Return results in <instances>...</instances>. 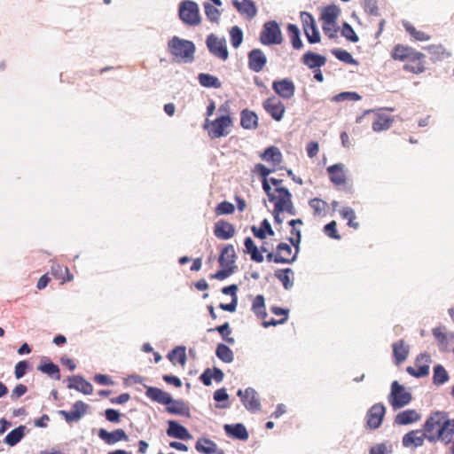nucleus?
<instances>
[{"label":"nucleus","instance_id":"ddd939ff","mask_svg":"<svg viewBox=\"0 0 454 454\" xmlns=\"http://www.w3.org/2000/svg\"><path fill=\"white\" fill-rule=\"evenodd\" d=\"M89 405L82 400L76 401L70 411L59 410L61 415L67 423L78 422L87 413Z\"/></svg>","mask_w":454,"mask_h":454},{"label":"nucleus","instance_id":"4be33fe9","mask_svg":"<svg viewBox=\"0 0 454 454\" xmlns=\"http://www.w3.org/2000/svg\"><path fill=\"white\" fill-rule=\"evenodd\" d=\"M232 5L239 14L246 16L248 20L257 15L258 9L253 0H232Z\"/></svg>","mask_w":454,"mask_h":454},{"label":"nucleus","instance_id":"774afa93","mask_svg":"<svg viewBox=\"0 0 454 454\" xmlns=\"http://www.w3.org/2000/svg\"><path fill=\"white\" fill-rule=\"evenodd\" d=\"M263 192L266 193L270 202H274L278 200V196L273 192L272 187L269 183V180L261 181Z\"/></svg>","mask_w":454,"mask_h":454},{"label":"nucleus","instance_id":"79ce46f5","mask_svg":"<svg viewBox=\"0 0 454 454\" xmlns=\"http://www.w3.org/2000/svg\"><path fill=\"white\" fill-rule=\"evenodd\" d=\"M331 53L338 60H340L343 63L354 65V66L358 65V61L353 58L352 54L349 51H348L346 50H343L341 48H333L331 50Z\"/></svg>","mask_w":454,"mask_h":454},{"label":"nucleus","instance_id":"7ed1b4c3","mask_svg":"<svg viewBox=\"0 0 454 454\" xmlns=\"http://www.w3.org/2000/svg\"><path fill=\"white\" fill-rule=\"evenodd\" d=\"M237 258L233 245H223L218 256L220 270L211 274L210 278L222 281L231 276L238 269L236 265Z\"/></svg>","mask_w":454,"mask_h":454},{"label":"nucleus","instance_id":"09e8293b","mask_svg":"<svg viewBox=\"0 0 454 454\" xmlns=\"http://www.w3.org/2000/svg\"><path fill=\"white\" fill-rule=\"evenodd\" d=\"M203 8L207 18L214 23H218L222 12L216 8L215 5L211 4L208 2L203 3Z\"/></svg>","mask_w":454,"mask_h":454},{"label":"nucleus","instance_id":"de8ad7c7","mask_svg":"<svg viewBox=\"0 0 454 454\" xmlns=\"http://www.w3.org/2000/svg\"><path fill=\"white\" fill-rule=\"evenodd\" d=\"M340 215L343 219L348 220V226L350 228H353L355 230L359 229L360 224L357 222H355V219L356 218V212L352 207H343L340 211Z\"/></svg>","mask_w":454,"mask_h":454},{"label":"nucleus","instance_id":"4d7b16f0","mask_svg":"<svg viewBox=\"0 0 454 454\" xmlns=\"http://www.w3.org/2000/svg\"><path fill=\"white\" fill-rule=\"evenodd\" d=\"M103 415L108 422L114 424H119L122 417V414L120 412V411L114 408L106 409Z\"/></svg>","mask_w":454,"mask_h":454},{"label":"nucleus","instance_id":"3c124183","mask_svg":"<svg viewBox=\"0 0 454 454\" xmlns=\"http://www.w3.org/2000/svg\"><path fill=\"white\" fill-rule=\"evenodd\" d=\"M275 208L280 212H286L291 215H296V209L294 208L292 199L281 200L280 201H274Z\"/></svg>","mask_w":454,"mask_h":454},{"label":"nucleus","instance_id":"4468645a","mask_svg":"<svg viewBox=\"0 0 454 454\" xmlns=\"http://www.w3.org/2000/svg\"><path fill=\"white\" fill-rule=\"evenodd\" d=\"M264 110L276 121H280L286 113L284 103L275 96L270 97L262 103Z\"/></svg>","mask_w":454,"mask_h":454},{"label":"nucleus","instance_id":"7c9ffc66","mask_svg":"<svg viewBox=\"0 0 454 454\" xmlns=\"http://www.w3.org/2000/svg\"><path fill=\"white\" fill-rule=\"evenodd\" d=\"M257 114L248 108H244L240 112V126L245 129H255L258 127Z\"/></svg>","mask_w":454,"mask_h":454},{"label":"nucleus","instance_id":"9b49d317","mask_svg":"<svg viewBox=\"0 0 454 454\" xmlns=\"http://www.w3.org/2000/svg\"><path fill=\"white\" fill-rule=\"evenodd\" d=\"M386 406L382 403L373 404L366 412V427L371 430L378 429L384 420Z\"/></svg>","mask_w":454,"mask_h":454},{"label":"nucleus","instance_id":"20e7f679","mask_svg":"<svg viewBox=\"0 0 454 454\" xmlns=\"http://www.w3.org/2000/svg\"><path fill=\"white\" fill-rule=\"evenodd\" d=\"M168 51L171 56L185 64H191L195 59V43L177 35H174L168 41Z\"/></svg>","mask_w":454,"mask_h":454},{"label":"nucleus","instance_id":"393cba45","mask_svg":"<svg viewBox=\"0 0 454 454\" xmlns=\"http://www.w3.org/2000/svg\"><path fill=\"white\" fill-rule=\"evenodd\" d=\"M247 394H248V397L246 400H243L244 407L250 413H256L261 411L262 404L258 392L252 387H247Z\"/></svg>","mask_w":454,"mask_h":454},{"label":"nucleus","instance_id":"338daca9","mask_svg":"<svg viewBox=\"0 0 454 454\" xmlns=\"http://www.w3.org/2000/svg\"><path fill=\"white\" fill-rule=\"evenodd\" d=\"M265 308V298L262 294H257L254 300H253V302H252V311L254 313H257V310L261 309H264Z\"/></svg>","mask_w":454,"mask_h":454},{"label":"nucleus","instance_id":"680f3d73","mask_svg":"<svg viewBox=\"0 0 454 454\" xmlns=\"http://www.w3.org/2000/svg\"><path fill=\"white\" fill-rule=\"evenodd\" d=\"M29 368V363L27 360L20 361L14 367V375L17 380L21 379L27 373Z\"/></svg>","mask_w":454,"mask_h":454},{"label":"nucleus","instance_id":"69168bd1","mask_svg":"<svg viewBox=\"0 0 454 454\" xmlns=\"http://www.w3.org/2000/svg\"><path fill=\"white\" fill-rule=\"evenodd\" d=\"M322 29L323 32L326 36H328L330 39H335L337 38V33L340 29V27L336 25H326V23L322 24Z\"/></svg>","mask_w":454,"mask_h":454},{"label":"nucleus","instance_id":"5fc2aeb1","mask_svg":"<svg viewBox=\"0 0 454 454\" xmlns=\"http://www.w3.org/2000/svg\"><path fill=\"white\" fill-rule=\"evenodd\" d=\"M324 233L330 239L340 240L341 236L339 234L337 230V222L333 220L326 223L323 228Z\"/></svg>","mask_w":454,"mask_h":454},{"label":"nucleus","instance_id":"0eeeda50","mask_svg":"<svg viewBox=\"0 0 454 454\" xmlns=\"http://www.w3.org/2000/svg\"><path fill=\"white\" fill-rule=\"evenodd\" d=\"M259 41L265 46L280 44L283 36L279 24L276 20L266 21L260 32Z\"/></svg>","mask_w":454,"mask_h":454},{"label":"nucleus","instance_id":"4c0bfd02","mask_svg":"<svg viewBox=\"0 0 454 454\" xmlns=\"http://www.w3.org/2000/svg\"><path fill=\"white\" fill-rule=\"evenodd\" d=\"M286 30L290 37V43L294 50H301L303 47V43L301 38V30L296 24L289 23L286 26Z\"/></svg>","mask_w":454,"mask_h":454},{"label":"nucleus","instance_id":"49530a36","mask_svg":"<svg viewBox=\"0 0 454 454\" xmlns=\"http://www.w3.org/2000/svg\"><path fill=\"white\" fill-rule=\"evenodd\" d=\"M231 44L234 49H238L244 39V33L239 26H233L229 30Z\"/></svg>","mask_w":454,"mask_h":454},{"label":"nucleus","instance_id":"bf43d9fd","mask_svg":"<svg viewBox=\"0 0 454 454\" xmlns=\"http://www.w3.org/2000/svg\"><path fill=\"white\" fill-rule=\"evenodd\" d=\"M434 337L438 340L441 350L447 349V333L442 332V327H434L432 329Z\"/></svg>","mask_w":454,"mask_h":454},{"label":"nucleus","instance_id":"6ab92c4d","mask_svg":"<svg viewBox=\"0 0 454 454\" xmlns=\"http://www.w3.org/2000/svg\"><path fill=\"white\" fill-rule=\"evenodd\" d=\"M223 430L225 434L233 440L245 442L249 438V434L246 426L240 422L224 424Z\"/></svg>","mask_w":454,"mask_h":454},{"label":"nucleus","instance_id":"5701e85b","mask_svg":"<svg viewBox=\"0 0 454 454\" xmlns=\"http://www.w3.org/2000/svg\"><path fill=\"white\" fill-rule=\"evenodd\" d=\"M421 419V414L414 409H407L399 411L394 419V424L399 426H408L416 423Z\"/></svg>","mask_w":454,"mask_h":454},{"label":"nucleus","instance_id":"2eb2a0df","mask_svg":"<svg viewBox=\"0 0 454 454\" xmlns=\"http://www.w3.org/2000/svg\"><path fill=\"white\" fill-rule=\"evenodd\" d=\"M98 436L100 440L108 445H114L121 441H129V435L122 428H117L111 432L106 428H99L98 430Z\"/></svg>","mask_w":454,"mask_h":454},{"label":"nucleus","instance_id":"6e6d98bb","mask_svg":"<svg viewBox=\"0 0 454 454\" xmlns=\"http://www.w3.org/2000/svg\"><path fill=\"white\" fill-rule=\"evenodd\" d=\"M291 234L294 237H288L287 240L291 247H294V248L296 249V254H299L301 243V231L300 229L294 228L291 230Z\"/></svg>","mask_w":454,"mask_h":454},{"label":"nucleus","instance_id":"f03ea898","mask_svg":"<svg viewBox=\"0 0 454 454\" xmlns=\"http://www.w3.org/2000/svg\"><path fill=\"white\" fill-rule=\"evenodd\" d=\"M145 388L146 397L165 405L166 411L169 414L191 417L190 407L183 399H175L169 393L157 387L145 385Z\"/></svg>","mask_w":454,"mask_h":454},{"label":"nucleus","instance_id":"aec40b11","mask_svg":"<svg viewBox=\"0 0 454 454\" xmlns=\"http://www.w3.org/2000/svg\"><path fill=\"white\" fill-rule=\"evenodd\" d=\"M301 61L309 69L312 70L324 67L327 61V59L323 54L312 51H307L301 56Z\"/></svg>","mask_w":454,"mask_h":454},{"label":"nucleus","instance_id":"13d9d810","mask_svg":"<svg viewBox=\"0 0 454 454\" xmlns=\"http://www.w3.org/2000/svg\"><path fill=\"white\" fill-rule=\"evenodd\" d=\"M253 171L261 178V181H264L268 180L269 176L273 173L275 169H271L262 163H257Z\"/></svg>","mask_w":454,"mask_h":454},{"label":"nucleus","instance_id":"c03bdc74","mask_svg":"<svg viewBox=\"0 0 454 454\" xmlns=\"http://www.w3.org/2000/svg\"><path fill=\"white\" fill-rule=\"evenodd\" d=\"M167 358L171 362L177 358L178 363L184 365L187 361L186 348L182 345L175 347L168 353Z\"/></svg>","mask_w":454,"mask_h":454},{"label":"nucleus","instance_id":"864d4df0","mask_svg":"<svg viewBox=\"0 0 454 454\" xmlns=\"http://www.w3.org/2000/svg\"><path fill=\"white\" fill-rule=\"evenodd\" d=\"M235 211V206L233 203L228 200H223L218 203L215 208L216 215H231Z\"/></svg>","mask_w":454,"mask_h":454},{"label":"nucleus","instance_id":"c9c22d12","mask_svg":"<svg viewBox=\"0 0 454 454\" xmlns=\"http://www.w3.org/2000/svg\"><path fill=\"white\" fill-rule=\"evenodd\" d=\"M195 450L201 454H217L219 452L217 444L211 439L206 437H201L197 440Z\"/></svg>","mask_w":454,"mask_h":454},{"label":"nucleus","instance_id":"b1692460","mask_svg":"<svg viewBox=\"0 0 454 454\" xmlns=\"http://www.w3.org/2000/svg\"><path fill=\"white\" fill-rule=\"evenodd\" d=\"M37 370L53 380H59L61 379L59 367L47 356L41 358Z\"/></svg>","mask_w":454,"mask_h":454},{"label":"nucleus","instance_id":"8fccbe9b","mask_svg":"<svg viewBox=\"0 0 454 454\" xmlns=\"http://www.w3.org/2000/svg\"><path fill=\"white\" fill-rule=\"evenodd\" d=\"M340 35L350 43H357L359 41V36L352 26L347 21H344L341 25Z\"/></svg>","mask_w":454,"mask_h":454},{"label":"nucleus","instance_id":"dca6fc26","mask_svg":"<svg viewBox=\"0 0 454 454\" xmlns=\"http://www.w3.org/2000/svg\"><path fill=\"white\" fill-rule=\"evenodd\" d=\"M247 60L249 69L255 73L261 72L267 64L266 55L259 48H254L248 51Z\"/></svg>","mask_w":454,"mask_h":454},{"label":"nucleus","instance_id":"f257e3e1","mask_svg":"<svg viewBox=\"0 0 454 454\" xmlns=\"http://www.w3.org/2000/svg\"><path fill=\"white\" fill-rule=\"evenodd\" d=\"M437 428L434 434L426 435L430 442L441 440L445 444L451 442L454 434V419H450L446 411H435L427 418L423 425L424 433H432Z\"/></svg>","mask_w":454,"mask_h":454},{"label":"nucleus","instance_id":"423d86ee","mask_svg":"<svg viewBox=\"0 0 454 454\" xmlns=\"http://www.w3.org/2000/svg\"><path fill=\"white\" fill-rule=\"evenodd\" d=\"M178 16L187 26H197L201 22L199 4L192 0H183L180 2Z\"/></svg>","mask_w":454,"mask_h":454},{"label":"nucleus","instance_id":"c756f323","mask_svg":"<svg viewBox=\"0 0 454 454\" xmlns=\"http://www.w3.org/2000/svg\"><path fill=\"white\" fill-rule=\"evenodd\" d=\"M393 359L396 365L403 363L409 355L410 348L405 344L403 340H399L392 344Z\"/></svg>","mask_w":454,"mask_h":454},{"label":"nucleus","instance_id":"e2e57ef3","mask_svg":"<svg viewBox=\"0 0 454 454\" xmlns=\"http://www.w3.org/2000/svg\"><path fill=\"white\" fill-rule=\"evenodd\" d=\"M364 9L372 16H380L377 0H363Z\"/></svg>","mask_w":454,"mask_h":454},{"label":"nucleus","instance_id":"412c9836","mask_svg":"<svg viewBox=\"0 0 454 454\" xmlns=\"http://www.w3.org/2000/svg\"><path fill=\"white\" fill-rule=\"evenodd\" d=\"M235 226L226 220H218L214 226L215 236L222 240H228L235 235Z\"/></svg>","mask_w":454,"mask_h":454},{"label":"nucleus","instance_id":"72a5a7b5","mask_svg":"<svg viewBox=\"0 0 454 454\" xmlns=\"http://www.w3.org/2000/svg\"><path fill=\"white\" fill-rule=\"evenodd\" d=\"M394 122V118L377 111L375 114V120L372 122V130L375 132H381L390 129Z\"/></svg>","mask_w":454,"mask_h":454},{"label":"nucleus","instance_id":"a18cd8bd","mask_svg":"<svg viewBox=\"0 0 454 454\" xmlns=\"http://www.w3.org/2000/svg\"><path fill=\"white\" fill-rule=\"evenodd\" d=\"M410 52H411V47L396 44L392 50L391 57L395 60L404 61L409 59Z\"/></svg>","mask_w":454,"mask_h":454},{"label":"nucleus","instance_id":"ea45409f","mask_svg":"<svg viewBox=\"0 0 454 454\" xmlns=\"http://www.w3.org/2000/svg\"><path fill=\"white\" fill-rule=\"evenodd\" d=\"M433 384L441 386L449 381L450 375L443 365L437 364L433 367Z\"/></svg>","mask_w":454,"mask_h":454},{"label":"nucleus","instance_id":"f704fd0d","mask_svg":"<svg viewBox=\"0 0 454 454\" xmlns=\"http://www.w3.org/2000/svg\"><path fill=\"white\" fill-rule=\"evenodd\" d=\"M274 276L281 282L284 289L290 290L294 287V270L291 268L278 269Z\"/></svg>","mask_w":454,"mask_h":454},{"label":"nucleus","instance_id":"cd10ccee","mask_svg":"<svg viewBox=\"0 0 454 454\" xmlns=\"http://www.w3.org/2000/svg\"><path fill=\"white\" fill-rule=\"evenodd\" d=\"M330 181L336 186L344 184L346 183V176L344 173V165L342 163H335L330 165L326 168Z\"/></svg>","mask_w":454,"mask_h":454},{"label":"nucleus","instance_id":"37998d69","mask_svg":"<svg viewBox=\"0 0 454 454\" xmlns=\"http://www.w3.org/2000/svg\"><path fill=\"white\" fill-rule=\"evenodd\" d=\"M229 394L225 387L216 389L213 394V398L216 402L215 407L217 409H227L230 404L226 403L229 400Z\"/></svg>","mask_w":454,"mask_h":454},{"label":"nucleus","instance_id":"2f4dec72","mask_svg":"<svg viewBox=\"0 0 454 454\" xmlns=\"http://www.w3.org/2000/svg\"><path fill=\"white\" fill-rule=\"evenodd\" d=\"M431 363H432L431 356L427 352L420 353L416 357L417 379L424 378L429 374Z\"/></svg>","mask_w":454,"mask_h":454},{"label":"nucleus","instance_id":"052dcab7","mask_svg":"<svg viewBox=\"0 0 454 454\" xmlns=\"http://www.w3.org/2000/svg\"><path fill=\"white\" fill-rule=\"evenodd\" d=\"M309 205L314 209V215L318 216L322 215L323 210L328 206L325 200L319 198L309 200Z\"/></svg>","mask_w":454,"mask_h":454},{"label":"nucleus","instance_id":"bb28decb","mask_svg":"<svg viewBox=\"0 0 454 454\" xmlns=\"http://www.w3.org/2000/svg\"><path fill=\"white\" fill-rule=\"evenodd\" d=\"M29 432L25 425H20L12 429L4 437V442L10 447L16 446Z\"/></svg>","mask_w":454,"mask_h":454},{"label":"nucleus","instance_id":"9d476101","mask_svg":"<svg viewBox=\"0 0 454 454\" xmlns=\"http://www.w3.org/2000/svg\"><path fill=\"white\" fill-rule=\"evenodd\" d=\"M233 119L231 115L217 116L211 122V128L208 130V136L215 139L226 137L230 134L229 128L232 126Z\"/></svg>","mask_w":454,"mask_h":454},{"label":"nucleus","instance_id":"a19ab883","mask_svg":"<svg viewBox=\"0 0 454 454\" xmlns=\"http://www.w3.org/2000/svg\"><path fill=\"white\" fill-rule=\"evenodd\" d=\"M215 356L223 363L231 364L234 360V354L231 348L224 343H218L215 348Z\"/></svg>","mask_w":454,"mask_h":454},{"label":"nucleus","instance_id":"f8f14e48","mask_svg":"<svg viewBox=\"0 0 454 454\" xmlns=\"http://www.w3.org/2000/svg\"><path fill=\"white\" fill-rule=\"evenodd\" d=\"M271 88L278 96L284 99H290L295 93V84L288 77L274 80Z\"/></svg>","mask_w":454,"mask_h":454},{"label":"nucleus","instance_id":"473e14b6","mask_svg":"<svg viewBox=\"0 0 454 454\" xmlns=\"http://www.w3.org/2000/svg\"><path fill=\"white\" fill-rule=\"evenodd\" d=\"M260 158L264 161L278 165L283 160V155L278 147L269 145L260 153Z\"/></svg>","mask_w":454,"mask_h":454},{"label":"nucleus","instance_id":"f3484780","mask_svg":"<svg viewBox=\"0 0 454 454\" xmlns=\"http://www.w3.org/2000/svg\"><path fill=\"white\" fill-rule=\"evenodd\" d=\"M67 380L69 382L67 385L69 389H74L83 395H91L93 392L92 384L81 374L68 376Z\"/></svg>","mask_w":454,"mask_h":454},{"label":"nucleus","instance_id":"a878e982","mask_svg":"<svg viewBox=\"0 0 454 454\" xmlns=\"http://www.w3.org/2000/svg\"><path fill=\"white\" fill-rule=\"evenodd\" d=\"M419 430H411L406 433L402 439L403 446L405 448L417 449L424 444L426 435H429V433H425L424 435L419 436Z\"/></svg>","mask_w":454,"mask_h":454},{"label":"nucleus","instance_id":"e433bc0d","mask_svg":"<svg viewBox=\"0 0 454 454\" xmlns=\"http://www.w3.org/2000/svg\"><path fill=\"white\" fill-rule=\"evenodd\" d=\"M251 231L256 239L262 240L265 239L268 236H273L275 233L270 221L267 218H264L261 222L260 227L252 225Z\"/></svg>","mask_w":454,"mask_h":454},{"label":"nucleus","instance_id":"1a4fd4ad","mask_svg":"<svg viewBox=\"0 0 454 454\" xmlns=\"http://www.w3.org/2000/svg\"><path fill=\"white\" fill-rule=\"evenodd\" d=\"M206 45L208 51L219 59L225 61L229 59V51L224 37L219 38L216 35L211 33L206 38Z\"/></svg>","mask_w":454,"mask_h":454},{"label":"nucleus","instance_id":"a211bd4d","mask_svg":"<svg viewBox=\"0 0 454 454\" xmlns=\"http://www.w3.org/2000/svg\"><path fill=\"white\" fill-rule=\"evenodd\" d=\"M166 434L168 437L187 441L192 438L189 430L178 421L169 419Z\"/></svg>","mask_w":454,"mask_h":454},{"label":"nucleus","instance_id":"39448f33","mask_svg":"<svg viewBox=\"0 0 454 454\" xmlns=\"http://www.w3.org/2000/svg\"><path fill=\"white\" fill-rule=\"evenodd\" d=\"M412 400V394L398 380H394L390 385L387 395V402L394 411L407 406Z\"/></svg>","mask_w":454,"mask_h":454},{"label":"nucleus","instance_id":"6e6552de","mask_svg":"<svg viewBox=\"0 0 454 454\" xmlns=\"http://www.w3.org/2000/svg\"><path fill=\"white\" fill-rule=\"evenodd\" d=\"M302 29L309 44L318 43L321 41V35L314 16L306 11L300 12Z\"/></svg>","mask_w":454,"mask_h":454},{"label":"nucleus","instance_id":"603ef678","mask_svg":"<svg viewBox=\"0 0 454 454\" xmlns=\"http://www.w3.org/2000/svg\"><path fill=\"white\" fill-rule=\"evenodd\" d=\"M362 97L356 91H342L333 97L332 101L341 102L345 100L358 101Z\"/></svg>","mask_w":454,"mask_h":454},{"label":"nucleus","instance_id":"0e129e2a","mask_svg":"<svg viewBox=\"0 0 454 454\" xmlns=\"http://www.w3.org/2000/svg\"><path fill=\"white\" fill-rule=\"evenodd\" d=\"M207 332H217L221 338H224L231 333V329L229 322H225L223 325H217L214 328L207 329Z\"/></svg>","mask_w":454,"mask_h":454},{"label":"nucleus","instance_id":"58836bf2","mask_svg":"<svg viewBox=\"0 0 454 454\" xmlns=\"http://www.w3.org/2000/svg\"><path fill=\"white\" fill-rule=\"evenodd\" d=\"M197 79L199 83L204 88L219 89L222 87L219 78L207 73H200Z\"/></svg>","mask_w":454,"mask_h":454},{"label":"nucleus","instance_id":"c85d7f7f","mask_svg":"<svg viewBox=\"0 0 454 454\" xmlns=\"http://www.w3.org/2000/svg\"><path fill=\"white\" fill-rule=\"evenodd\" d=\"M340 14V7L335 4H330L322 9L320 20L326 25H336Z\"/></svg>","mask_w":454,"mask_h":454}]
</instances>
